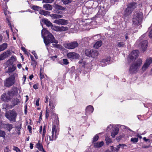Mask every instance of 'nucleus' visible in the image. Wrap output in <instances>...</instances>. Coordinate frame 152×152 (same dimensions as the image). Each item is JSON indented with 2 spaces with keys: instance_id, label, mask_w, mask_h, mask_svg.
I'll return each mask as SVG.
<instances>
[{
  "instance_id": "1",
  "label": "nucleus",
  "mask_w": 152,
  "mask_h": 152,
  "mask_svg": "<svg viewBox=\"0 0 152 152\" xmlns=\"http://www.w3.org/2000/svg\"><path fill=\"white\" fill-rule=\"evenodd\" d=\"M41 34L47 49H48L49 45L50 43L58 42V41L55 39L53 36L45 28H43L42 30Z\"/></svg>"
},
{
  "instance_id": "2",
  "label": "nucleus",
  "mask_w": 152,
  "mask_h": 152,
  "mask_svg": "<svg viewBox=\"0 0 152 152\" xmlns=\"http://www.w3.org/2000/svg\"><path fill=\"white\" fill-rule=\"evenodd\" d=\"M143 14L140 12H137L134 15L132 21L134 24L140 25L142 23Z\"/></svg>"
},
{
  "instance_id": "3",
  "label": "nucleus",
  "mask_w": 152,
  "mask_h": 152,
  "mask_svg": "<svg viewBox=\"0 0 152 152\" xmlns=\"http://www.w3.org/2000/svg\"><path fill=\"white\" fill-rule=\"evenodd\" d=\"M142 63L141 59H138L136 62L133 63L130 66L129 71L131 73H135L138 71V69Z\"/></svg>"
},
{
  "instance_id": "4",
  "label": "nucleus",
  "mask_w": 152,
  "mask_h": 152,
  "mask_svg": "<svg viewBox=\"0 0 152 152\" xmlns=\"http://www.w3.org/2000/svg\"><path fill=\"white\" fill-rule=\"evenodd\" d=\"M17 115L16 112L13 110H10L5 113V116L6 118L11 121L15 122Z\"/></svg>"
},
{
  "instance_id": "5",
  "label": "nucleus",
  "mask_w": 152,
  "mask_h": 152,
  "mask_svg": "<svg viewBox=\"0 0 152 152\" xmlns=\"http://www.w3.org/2000/svg\"><path fill=\"white\" fill-rule=\"evenodd\" d=\"M136 7V4L134 2L129 3L124 12V16L125 17L129 16Z\"/></svg>"
},
{
  "instance_id": "6",
  "label": "nucleus",
  "mask_w": 152,
  "mask_h": 152,
  "mask_svg": "<svg viewBox=\"0 0 152 152\" xmlns=\"http://www.w3.org/2000/svg\"><path fill=\"white\" fill-rule=\"evenodd\" d=\"M15 83V77L13 76H11L7 78L4 81L5 86L9 87L13 86Z\"/></svg>"
},
{
  "instance_id": "7",
  "label": "nucleus",
  "mask_w": 152,
  "mask_h": 152,
  "mask_svg": "<svg viewBox=\"0 0 152 152\" xmlns=\"http://www.w3.org/2000/svg\"><path fill=\"white\" fill-rule=\"evenodd\" d=\"M51 136H49L50 140L53 141L55 140L57 137V129L56 126L53 124V125Z\"/></svg>"
},
{
  "instance_id": "8",
  "label": "nucleus",
  "mask_w": 152,
  "mask_h": 152,
  "mask_svg": "<svg viewBox=\"0 0 152 152\" xmlns=\"http://www.w3.org/2000/svg\"><path fill=\"white\" fill-rule=\"evenodd\" d=\"M139 51L137 50L133 51L132 52L129 54L128 57V61L130 62L133 61L139 56Z\"/></svg>"
},
{
  "instance_id": "9",
  "label": "nucleus",
  "mask_w": 152,
  "mask_h": 152,
  "mask_svg": "<svg viewBox=\"0 0 152 152\" xmlns=\"http://www.w3.org/2000/svg\"><path fill=\"white\" fill-rule=\"evenodd\" d=\"M12 93L10 91H8L7 93H4L1 96V99L3 101L8 102L12 97Z\"/></svg>"
},
{
  "instance_id": "10",
  "label": "nucleus",
  "mask_w": 152,
  "mask_h": 152,
  "mask_svg": "<svg viewBox=\"0 0 152 152\" xmlns=\"http://www.w3.org/2000/svg\"><path fill=\"white\" fill-rule=\"evenodd\" d=\"M8 67L7 72L9 74L12 73L16 69V67L12 65L13 63L11 60H9L6 62Z\"/></svg>"
},
{
  "instance_id": "11",
  "label": "nucleus",
  "mask_w": 152,
  "mask_h": 152,
  "mask_svg": "<svg viewBox=\"0 0 152 152\" xmlns=\"http://www.w3.org/2000/svg\"><path fill=\"white\" fill-rule=\"evenodd\" d=\"M64 46L65 48L68 49H74L78 46V44L76 42L74 41L69 43H65Z\"/></svg>"
},
{
  "instance_id": "12",
  "label": "nucleus",
  "mask_w": 152,
  "mask_h": 152,
  "mask_svg": "<svg viewBox=\"0 0 152 152\" xmlns=\"http://www.w3.org/2000/svg\"><path fill=\"white\" fill-rule=\"evenodd\" d=\"M152 62V58H149L147 59L142 66V70L143 72H145L150 66Z\"/></svg>"
},
{
  "instance_id": "13",
  "label": "nucleus",
  "mask_w": 152,
  "mask_h": 152,
  "mask_svg": "<svg viewBox=\"0 0 152 152\" xmlns=\"http://www.w3.org/2000/svg\"><path fill=\"white\" fill-rule=\"evenodd\" d=\"M51 28L56 31H62L67 30L68 28L67 27L63 26H53V25L51 27Z\"/></svg>"
},
{
  "instance_id": "14",
  "label": "nucleus",
  "mask_w": 152,
  "mask_h": 152,
  "mask_svg": "<svg viewBox=\"0 0 152 152\" xmlns=\"http://www.w3.org/2000/svg\"><path fill=\"white\" fill-rule=\"evenodd\" d=\"M148 42L147 41L145 40L139 43V46L140 48L144 52L145 51L148 46Z\"/></svg>"
},
{
  "instance_id": "15",
  "label": "nucleus",
  "mask_w": 152,
  "mask_h": 152,
  "mask_svg": "<svg viewBox=\"0 0 152 152\" xmlns=\"http://www.w3.org/2000/svg\"><path fill=\"white\" fill-rule=\"evenodd\" d=\"M67 56L68 58L72 59H77L79 57L78 54L74 52L68 53L67 54Z\"/></svg>"
},
{
  "instance_id": "16",
  "label": "nucleus",
  "mask_w": 152,
  "mask_h": 152,
  "mask_svg": "<svg viewBox=\"0 0 152 152\" xmlns=\"http://www.w3.org/2000/svg\"><path fill=\"white\" fill-rule=\"evenodd\" d=\"M110 57H108L105 59L102 60L100 64V65L102 66H104L107 64H110Z\"/></svg>"
},
{
  "instance_id": "17",
  "label": "nucleus",
  "mask_w": 152,
  "mask_h": 152,
  "mask_svg": "<svg viewBox=\"0 0 152 152\" xmlns=\"http://www.w3.org/2000/svg\"><path fill=\"white\" fill-rule=\"evenodd\" d=\"M54 7L56 10H55V13L58 14H61L62 12L61 11H59L58 10H64L65 8L59 5L56 4H54Z\"/></svg>"
},
{
  "instance_id": "18",
  "label": "nucleus",
  "mask_w": 152,
  "mask_h": 152,
  "mask_svg": "<svg viewBox=\"0 0 152 152\" xmlns=\"http://www.w3.org/2000/svg\"><path fill=\"white\" fill-rule=\"evenodd\" d=\"M53 23L58 25H65L68 24L67 20L63 19H59L55 20Z\"/></svg>"
},
{
  "instance_id": "19",
  "label": "nucleus",
  "mask_w": 152,
  "mask_h": 152,
  "mask_svg": "<svg viewBox=\"0 0 152 152\" xmlns=\"http://www.w3.org/2000/svg\"><path fill=\"white\" fill-rule=\"evenodd\" d=\"M10 53V51H7L3 53L0 55V60H4L5 58L8 57Z\"/></svg>"
},
{
  "instance_id": "20",
  "label": "nucleus",
  "mask_w": 152,
  "mask_h": 152,
  "mask_svg": "<svg viewBox=\"0 0 152 152\" xmlns=\"http://www.w3.org/2000/svg\"><path fill=\"white\" fill-rule=\"evenodd\" d=\"M92 9L90 8L87 9L86 7H84L83 8V12L84 14L86 15H89L91 14Z\"/></svg>"
},
{
  "instance_id": "21",
  "label": "nucleus",
  "mask_w": 152,
  "mask_h": 152,
  "mask_svg": "<svg viewBox=\"0 0 152 152\" xmlns=\"http://www.w3.org/2000/svg\"><path fill=\"white\" fill-rule=\"evenodd\" d=\"M104 144L103 141H101L94 143L93 144L94 148H99L102 147L104 145Z\"/></svg>"
},
{
  "instance_id": "22",
  "label": "nucleus",
  "mask_w": 152,
  "mask_h": 152,
  "mask_svg": "<svg viewBox=\"0 0 152 152\" xmlns=\"http://www.w3.org/2000/svg\"><path fill=\"white\" fill-rule=\"evenodd\" d=\"M94 111V108L92 106L89 105L87 106L86 109V113L90 114Z\"/></svg>"
},
{
  "instance_id": "23",
  "label": "nucleus",
  "mask_w": 152,
  "mask_h": 152,
  "mask_svg": "<svg viewBox=\"0 0 152 152\" xmlns=\"http://www.w3.org/2000/svg\"><path fill=\"white\" fill-rule=\"evenodd\" d=\"M119 131V129L118 127H115L114 128L113 132L111 133V136L112 137H115V136L117 135Z\"/></svg>"
},
{
  "instance_id": "24",
  "label": "nucleus",
  "mask_w": 152,
  "mask_h": 152,
  "mask_svg": "<svg viewBox=\"0 0 152 152\" xmlns=\"http://www.w3.org/2000/svg\"><path fill=\"white\" fill-rule=\"evenodd\" d=\"M56 104L53 101H50L49 106H50L51 110L52 111L54 109Z\"/></svg>"
},
{
  "instance_id": "25",
  "label": "nucleus",
  "mask_w": 152,
  "mask_h": 152,
  "mask_svg": "<svg viewBox=\"0 0 152 152\" xmlns=\"http://www.w3.org/2000/svg\"><path fill=\"white\" fill-rule=\"evenodd\" d=\"M36 146L40 151L42 152H45L43 149L42 145L41 144L40 142H39V141L38 143L36 144Z\"/></svg>"
},
{
  "instance_id": "26",
  "label": "nucleus",
  "mask_w": 152,
  "mask_h": 152,
  "mask_svg": "<svg viewBox=\"0 0 152 152\" xmlns=\"http://www.w3.org/2000/svg\"><path fill=\"white\" fill-rule=\"evenodd\" d=\"M98 55L99 53L97 50H92V52L91 57L94 58L95 57L97 56Z\"/></svg>"
},
{
  "instance_id": "27",
  "label": "nucleus",
  "mask_w": 152,
  "mask_h": 152,
  "mask_svg": "<svg viewBox=\"0 0 152 152\" xmlns=\"http://www.w3.org/2000/svg\"><path fill=\"white\" fill-rule=\"evenodd\" d=\"M42 21L48 26H51V27L53 25L52 23L47 19H44L42 20Z\"/></svg>"
},
{
  "instance_id": "28",
  "label": "nucleus",
  "mask_w": 152,
  "mask_h": 152,
  "mask_svg": "<svg viewBox=\"0 0 152 152\" xmlns=\"http://www.w3.org/2000/svg\"><path fill=\"white\" fill-rule=\"evenodd\" d=\"M120 146H117L116 148H115L113 146H110V149L112 152H118L119 151Z\"/></svg>"
},
{
  "instance_id": "29",
  "label": "nucleus",
  "mask_w": 152,
  "mask_h": 152,
  "mask_svg": "<svg viewBox=\"0 0 152 152\" xmlns=\"http://www.w3.org/2000/svg\"><path fill=\"white\" fill-rule=\"evenodd\" d=\"M7 44L6 43H4L0 45V52L6 49L7 47Z\"/></svg>"
},
{
  "instance_id": "30",
  "label": "nucleus",
  "mask_w": 152,
  "mask_h": 152,
  "mask_svg": "<svg viewBox=\"0 0 152 152\" xmlns=\"http://www.w3.org/2000/svg\"><path fill=\"white\" fill-rule=\"evenodd\" d=\"M43 7L47 10H51L52 9V6L50 4H44Z\"/></svg>"
},
{
  "instance_id": "31",
  "label": "nucleus",
  "mask_w": 152,
  "mask_h": 152,
  "mask_svg": "<svg viewBox=\"0 0 152 152\" xmlns=\"http://www.w3.org/2000/svg\"><path fill=\"white\" fill-rule=\"evenodd\" d=\"M58 63L61 65H67L69 63L67 59H63V60L59 61Z\"/></svg>"
},
{
  "instance_id": "32",
  "label": "nucleus",
  "mask_w": 152,
  "mask_h": 152,
  "mask_svg": "<svg viewBox=\"0 0 152 152\" xmlns=\"http://www.w3.org/2000/svg\"><path fill=\"white\" fill-rule=\"evenodd\" d=\"M102 43L101 41H98L94 44V47L96 48H98L102 45Z\"/></svg>"
},
{
  "instance_id": "33",
  "label": "nucleus",
  "mask_w": 152,
  "mask_h": 152,
  "mask_svg": "<svg viewBox=\"0 0 152 152\" xmlns=\"http://www.w3.org/2000/svg\"><path fill=\"white\" fill-rule=\"evenodd\" d=\"M91 52L92 50L90 49H87L85 51V54L86 56L89 57H91Z\"/></svg>"
},
{
  "instance_id": "34",
  "label": "nucleus",
  "mask_w": 152,
  "mask_h": 152,
  "mask_svg": "<svg viewBox=\"0 0 152 152\" xmlns=\"http://www.w3.org/2000/svg\"><path fill=\"white\" fill-rule=\"evenodd\" d=\"M105 140L107 145H108L113 142L112 140L108 136H106Z\"/></svg>"
},
{
  "instance_id": "35",
  "label": "nucleus",
  "mask_w": 152,
  "mask_h": 152,
  "mask_svg": "<svg viewBox=\"0 0 152 152\" xmlns=\"http://www.w3.org/2000/svg\"><path fill=\"white\" fill-rule=\"evenodd\" d=\"M31 8L35 11H38L39 13V11L41 10V7L38 6L33 5Z\"/></svg>"
},
{
  "instance_id": "36",
  "label": "nucleus",
  "mask_w": 152,
  "mask_h": 152,
  "mask_svg": "<svg viewBox=\"0 0 152 152\" xmlns=\"http://www.w3.org/2000/svg\"><path fill=\"white\" fill-rule=\"evenodd\" d=\"M39 13L41 15H43L45 16H46L49 15L50 14V12L48 11L41 10L39 11Z\"/></svg>"
},
{
  "instance_id": "37",
  "label": "nucleus",
  "mask_w": 152,
  "mask_h": 152,
  "mask_svg": "<svg viewBox=\"0 0 152 152\" xmlns=\"http://www.w3.org/2000/svg\"><path fill=\"white\" fill-rule=\"evenodd\" d=\"M4 12L5 15L6 16H7L6 17V19L7 20H9V17L10 16V14L6 8L4 9Z\"/></svg>"
},
{
  "instance_id": "38",
  "label": "nucleus",
  "mask_w": 152,
  "mask_h": 152,
  "mask_svg": "<svg viewBox=\"0 0 152 152\" xmlns=\"http://www.w3.org/2000/svg\"><path fill=\"white\" fill-rule=\"evenodd\" d=\"M50 16L54 19L60 18L62 17V15L56 14H52Z\"/></svg>"
},
{
  "instance_id": "39",
  "label": "nucleus",
  "mask_w": 152,
  "mask_h": 152,
  "mask_svg": "<svg viewBox=\"0 0 152 152\" xmlns=\"http://www.w3.org/2000/svg\"><path fill=\"white\" fill-rule=\"evenodd\" d=\"M58 43V42L57 43H53V44H52V45H53V47H56L57 48H62V46L61 45H59V44H57V43ZM51 43H50L49 44V45H50V44ZM49 47H48V48Z\"/></svg>"
},
{
  "instance_id": "40",
  "label": "nucleus",
  "mask_w": 152,
  "mask_h": 152,
  "mask_svg": "<svg viewBox=\"0 0 152 152\" xmlns=\"http://www.w3.org/2000/svg\"><path fill=\"white\" fill-rule=\"evenodd\" d=\"M6 128L9 132H10V130L13 128V126L12 124H6Z\"/></svg>"
},
{
  "instance_id": "41",
  "label": "nucleus",
  "mask_w": 152,
  "mask_h": 152,
  "mask_svg": "<svg viewBox=\"0 0 152 152\" xmlns=\"http://www.w3.org/2000/svg\"><path fill=\"white\" fill-rule=\"evenodd\" d=\"M19 100L17 98L15 99L12 101V104H13L14 106H15L17 104H18L19 103Z\"/></svg>"
},
{
  "instance_id": "42",
  "label": "nucleus",
  "mask_w": 152,
  "mask_h": 152,
  "mask_svg": "<svg viewBox=\"0 0 152 152\" xmlns=\"http://www.w3.org/2000/svg\"><path fill=\"white\" fill-rule=\"evenodd\" d=\"M138 140L137 137H133L131 139L130 141L133 143H135L138 142Z\"/></svg>"
},
{
  "instance_id": "43",
  "label": "nucleus",
  "mask_w": 152,
  "mask_h": 152,
  "mask_svg": "<svg viewBox=\"0 0 152 152\" xmlns=\"http://www.w3.org/2000/svg\"><path fill=\"white\" fill-rule=\"evenodd\" d=\"M99 136L98 134H96L95 136L93 137L92 141V143L94 144V142L96 141L99 139Z\"/></svg>"
},
{
  "instance_id": "44",
  "label": "nucleus",
  "mask_w": 152,
  "mask_h": 152,
  "mask_svg": "<svg viewBox=\"0 0 152 152\" xmlns=\"http://www.w3.org/2000/svg\"><path fill=\"white\" fill-rule=\"evenodd\" d=\"M5 132L1 130H0V137H3L4 139L5 138Z\"/></svg>"
},
{
  "instance_id": "45",
  "label": "nucleus",
  "mask_w": 152,
  "mask_h": 152,
  "mask_svg": "<svg viewBox=\"0 0 152 152\" xmlns=\"http://www.w3.org/2000/svg\"><path fill=\"white\" fill-rule=\"evenodd\" d=\"M117 45L119 47H123L125 46V43L123 42H118Z\"/></svg>"
},
{
  "instance_id": "46",
  "label": "nucleus",
  "mask_w": 152,
  "mask_h": 152,
  "mask_svg": "<svg viewBox=\"0 0 152 152\" xmlns=\"http://www.w3.org/2000/svg\"><path fill=\"white\" fill-rule=\"evenodd\" d=\"M40 76L41 79L45 77L43 73V70L41 68L40 69Z\"/></svg>"
},
{
  "instance_id": "47",
  "label": "nucleus",
  "mask_w": 152,
  "mask_h": 152,
  "mask_svg": "<svg viewBox=\"0 0 152 152\" xmlns=\"http://www.w3.org/2000/svg\"><path fill=\"white\" fill-rule=\"evenodd\" d=\"M72 0H61V1L64 4H67L71 2Z\"/></svg>"
},
{
  "instance_id": "48",
  "label": "nucleus",
  "mask_w": 152,
  "mask_h": 152,
  "mask_svg": "<svg viewBox=\"0 0 152 152\" xmlns=\"http://www.w3.org/2000/svg\"><path fill=\"white\" fill-rule=\"evenodd\" d=\"M37 63L35 60L31 61V65L33 66V68H35L37 65Z\"/></svg>"
},
{
  "instance_id": "49",
  "label": "nucleus",
  "mask_w": 152,
  "mask_h": 152,
  "mask_svg": "<svg viewBox=\"0 0 152 152\" xmlns=\"http://www.w3.org/2000/svg\"><path fill=\"white\" fill-rule=\"evenodd\" d=\"M90 39L88 37L84 38L83 39V42H84V43L86 44V42H87L89 41Z\"/></svg>"
},
{
  "instance_id": "50",
  "label": "nucleus",
  "mask_w": 152,
  "mask_h": 152,
  "mask_svg": "<svg viewBox=\"0 0 152 152\" xmlns=\"http://www.w3.org/2000/svg\"><path fill=\"white\" fill-rule=\"evenodd\" d=\"M13 150L15 151L16 152H20V149L19 148H18L17 147H15V146H13Z\"/></svg>"
},
{
  "instance_id": "51",
  "label": "nucleus",
  "mask_w": 152,
  "mask_h": 152,
  "mask_svg": "<svg viewBox=\"0 0 152 152\" xmlns=\"http://www.w3.org/2000/svg\"><path fill=\"white\" fill-rule=\"evenodd\" d=\"M2 108L5 109H7L9 107L8 105L6 103H4L3 104Z\"/></svg>"
},
{
  "instance_id": "52",
  "label": "nucleus",
  "mask_w": 152,
  "mask_h": 152,
  "mask_svg": "<svg viewBox=\"0 0 152 152\" xmlns=\"http://www.w3.org/2000/svg\"><path fill=\"white\" fill-rule=\"evenodd\" d=\"M54 0H43V2L45 3H52L53 1Z\"/></svg>"
},
{
  "instance_id": "53",
  "label": "nucleus",
  "mask_w": 152,
  "mask_h": 152,
  "mask_svg": "<svg viewBox=\"0 0 152 152\" xmlns=\"http://www.w3.org/2000/svg\"><path fill=\"white\" fill-rule=\"evenodd\" d=\"M113 124H110L109 126H108L107 128V130L108 131H109L113 127Z\"/></svg>"
},
{
  "instance_id": "54",
  "label": "nucleus",
  "mask_w": 152,
  "mask_h": 152,
  "mask_svg": "<svg viewBox=\"0 0 152 152\" xmlns=\"http://www.w3.org/2000/svg\"><path fill=\"white\" fill-rule=\"evenodd\" d=\"M32 53L34 55V56L35 57V58L36 59H37L38 58V56H37V54H36V52L34 51H33L32 52Z\"/></svg>"
},
{
  "instance_id": "55",
  "label": "nucleus",
  "mask_w": 152,
  "mask_h": 152,
  "mask_svg": "<svg viewBox=\"0 0 152 152\" xmlns=\"http://www.w3.org/2000/svg\"><path fill=\"white\" fill-rule=\"evenodd\" d=\"M49 110H48V109H47L46 110V114H45V116H46V118H48V117L49 116Z\"/></svg>"
},
{
  "instance_id": "56",
  "label": "nucleus",
  "mask_w": 152,
  "mask_h": 152,
  "mask_svg": "<svg viewBox=\"0 0 152 152\" xmlns=\"http://www.w3.org/2000/svg\"><path fill=\"white\" fill-rule=\"evenodd\" d=\"M39 98H38L37 99V100L36 102V105L37 106H39Z\"/></svg>"
},
{
  "instance_id": "57",
  "label": "nucleus",
  "mask_w": 152,
  "mask_h": 152,
  "mask_svg": "<svg viewBox=\"0 0 152 152\" xmlns=\"http://www.w3.org/2000/svg\"><path fill=\"white\" fill-rule=\"evenodd\" d=\"M10 151L8 147H6L4 150V152H9Z\"/></svg>"
},
{
  "instance_id": "58",
  "label": "nucleus",
  "mask_w": 152,
  "mask_h": 152,
  "mask_svg": "<svg viewBox=\"0 0 152 152\" xmlns=\"http://www.w3.org/2000/svg\"><path fill=\"white\" fill-rule=\"evenodd\" d=\"M57 56H53L51 57L53 61L55 60L57 58Z\"/></svg>"
},
{
  "instance_id": "59",
  "label": "nucleus",
  "mask_w": 152,
  "mask_h": 152,
  "mask_svg": "<svg viewBox=\"0 0 152 152\" xmlns=\"http://www.w3.org/2000/svg\"><path fill=\"white\" fill-rule=\"evenodd\" d=\"M118 146H120V147H122V148H124V146H126V145L124 144H119V145H118Z\"/></svg>"
},
{
  "instance_id": "60",
  "label": "nucleus",
  "mask_w": 152,
  "mask_h": 152,
  "mask_svg": "<svg viewBox=\"0 0 152 152\" xmlns=\"http://www.w3.org/2000/svg\"><path fill=\"white\" fill-rule=\"evenodd\" d=\"M143 140L145 141V142H147L148 141V142H149L150 143V141L149 140V139H147L146 137H144L143 138Z\"/></svg>"
},
{
  "instance_id": "61",
  "label": "nucleus",
  "mask_w": 152,
  "mask_h": 152,
  "mask_svg": "<svg viewBox=\"0 0 152 152\" xmlns=\"http://www.w3.org/2000/svg\"><path fill=\"white\" fill-rule=\"evenodd\" d=\"M33 87L34 89H37L38 88L37 85L36 84L34 85L33 86Z\"/></svg>"
},
{
  "instance_id": "62",
  "label": "nucleus",
  "mask_w": 152,
  "mask_h": 152,
  "mask_svg": "<svg viewBox=\"0 0 152 152\" xmlns=\"http://www.w3.org/2000/svg\"><path fill=\"white\" fill-rule=\"evenodd\" d=\"M30 58L31 61H35V59L33 56L31 55H30Z\"/></svg>"
},
{
  "instance_id": "63",
  "label": "nucleus",
  "mask_w": 152,
  "mask_h": 152,
  "mask_svg": "<svg viewBox=\"0 0 152 152\" xmlns=\"http://www.w3.org/2000/svg\"><path fill=\"white\" fill-rule=\"evenodd\" d=\"M120 128L122 129H125L126 128V126L124 125H121L120 126Z\"/></svg>"
},
{
  "instance_id": "64",
  "label": "nucleus",
  "mask_w": 152,
  "mask_h": 152,
  "mask_svg": "<svg viewBox=\"0 0 152 152\" xmlns=\"http://www.w3.org/2000/svg\"><path fill=\"white\" fill-rule=\"evenodd\" d=\"M48 99H49L48 98V97L47 96H46V99H45V103L48 102Z\"/></svg>"
}]
</instances>
